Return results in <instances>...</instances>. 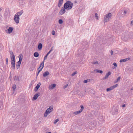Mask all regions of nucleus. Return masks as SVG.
Here are the masks:
<instances>
[{
  "instance_id": "nucleus-28",
  "label": "nucleus",
  "mask_w": 133,
  "mask_h": 133,
  "mask_svg": "<svg viewBox=\"0 0 133 133\" xmlns=\"http://www.w3.org/2000/svg\"><path fill=\"white\" fill-rule=\"evenodd\" d=\"M12 88L13 89V90L15 91L16 88V85H14L12 86Z\"/></svg>"
},
{
  "instance_id": "nucleus-16",
  "label": "nucleus",
  "mask_w": 133,
  "mask_h": 133,
  "mask_svg": "<svg viewBox=\"0 0 133 133\" xmlns=\"http://www.w3.org/2000/svg\"><path fill=\"white\" fill-rule=\"evenodd\" d=\"M63 0H59L58 3V6L59 7H60L62 4Z\"/></svg>"
},
{
  "instance_id": "nucleus-42",
  "label": "nucleus",
  "mask_w": 133,
  "mask_h": 133,
  "mask_svg": "<svg viewBox=\"0 0 133 133\" xmlns=\"http://www.w3.org/2000/svg\"><path fill=\"white\" fill-rule=\"evenodd\" d=\"M22 62V61L19 60V61L17 62L18 64L20 65Z\"/></svg>"
},
{
  "instance_id": "nucleus-27",
  "label": "nucleus",
  "mask_w": 133,
  "mask_h": 133,
  "mask_svg": "<svg viewBox=\"0 0 133 133\" xmlns=\"http://www.w3.org/2000/svg\"><path fill=\"white\" fill-rule=\"evenodd\" d=\"M95 15L96 19L97 20H98L99 19V17L98 16V15L96 13L95 14Z\"/></svg>"
},
{
  "instance_id": "nucleus-56",
  "label": "nucleus",
  "mask_w": 133,
  "mask_h": 133,
  "mask_svg": "<svg viewBox=\"0 0 133 133\" xmlns=\"http://www.w3.org/2000/svg\"><path fill=\"white\" fill-rule=\"evenodd\" d=\"M2 7H1L0 8V11H1L2 10Z\"/></svg>"
},
{
  "instance_id": "nucleus-15",
  "label": "nucleus",
  "mask_w": 133,
  "mask_h": 133,
  "mask_svg": "<svg viewBox=\"0 0 133 133\" xmlns=\"http://www.w3.org/2000/svg\"><path fill=\"white\" fill-rule=\"evenodd\" d=\"M130 59V58L129 57L128 58H125L123 59H121L119 62H125L127 61H128V60H129Z\"/></svg>"
},
{
  "instance_id": "nucleus-61",
  "label": "nucleus",
  "mask_w": 133,
  "mask_h": 133,
  "mask_svg": "<svg viewBox=\"0 0 133 133\" xmlns=\"http://www.w3.org/2000/svg\"><path fill=\"white\" fill-rule=\"evenodd\" d=\"M78 1H79V0H78Z\"/></svg>"
},
{
  "instance_id": "nucleus-9",
  "label": "nucleus",
  "mask_w": 133,
  "mask_h": 133,
  "mask_svg": "<svg viewBox=\"0 0 133 133\" xmlns=\"http://www.w3.org/2000/svg\"><path fill=\"white\" fill-rule=\"evenodd\" d=\"M11 68L13 69H15V61H11Z\"/></svg>"
},
{
  "instance_id": "nucleus-38",
  "label": "nucleus",
  "mask_w": 133,
  "mask_h": 133,
  "mask_svg": "<svg viewBox=\"0 0 133 133\" xmlns=\"http://www.w3.org/2000/svg\"><path fill=\"white\" fill-rule=\"evenodd\" d=\"M5 60H6V64L7 65L8 64V58H6Z\"/></svg>"
},
{
  "instance_id": "nucleus-45",
  "label": "nucleus",
  "mask_w": 133,
  "mask_h": 133,
  "mask_svg": "<svg viewBox=\"0 0 133 133\" xmlns=\"http://www.w3.org/2000/svg\"><path fill=\"white\" fill-rule=\"evenodd\" d=\"M68 86V84H67L64 87V88L65 89V88H66Z\"/></svg>"
},
{
  "instance_id": "nucleus-19",
  "label": "nucleus",
  "mask_w": 133,
  "mask_h": 133,
  "mask_svg": "<svg viewBox=\"0 0 133 133\" xmlns=\"http://www.w3.org/2000/svg\"><path fill=\"white\" fill-rule=\"evenodd\" d=\"M44 61H43L41 63L39 67L38 68L39 69L41 68L43 69L44 67Z\"/></svg>"
},
{
  "instance_id": "nucleus-48",
  "label": "nucleus",
  "mask_w": 133,
  "mask_h": 133,
  "mask_svg": "<svg viewBox=\"0 0 133 133\" xmlns=\"http://www.w3.org/2000/svg\"><path fill=\"white\" fill-rule=\"evenodd\" d=\"M110 53L111 55H112L113 54V51L112 50H111L110 51Z\"/></svg>"
},
{
  "instance_id": "nucleus-21",
  "label": "nucleus",
  "mask_w": 133,
  "mask_h": 133,
  "mask_svg": "<svg viewBox=\"0 0 133 133\" xmlns=\"http://www.w3.org/2000/svg\"><path fill=\"white\" fill-rule=\"evenodd\" d=\"M49 74V72L48 71H46L43 73V76L44 77H45L47 76Z\"/></svg>"
},
{
  "instance_id": "nucleus-23",
  "label": "nucleus",
  "mask_w": 133,
  "mask_h": 133,
  "mask_svg": "<svg viewBox=\"0 0 133 133\" xmlns=\"http://www.w3.org/2000/svg\"><path fill=\"white\" fill-rule=\"evenodd\" d=\"M39 55V54L37 52H35L34 53V56L36 57H38Z\"/></svg>"
},
{
  "instance_id": "nucleus-6",
  "label": "nucleus",
  "mask_w": 133,
  "mask_h": 133,
  "mask_svg": "<svg viewBox=\"0 0 133 133\" xmlns=\"http://www.w3.org/2000/svg\"><path fill=\"white\" fill-rule=\"evenodd\" d=\"M19 19L20 18L19 17L15 15L14 19L16 23L18 24L19 23Z\"/></svg>"
},
{
  "instance_id": "nucleus-40",
  "label": "nucleus",
  "mask_w": 133,
  "mask_h": 133,
  "mask_svg": "<svg viewBox=\"0 0 133 133\" xmlns=\"http://www.w3.org/2000/svg\"><path fill=\"white\" fill-rule=\"evenodd\" d=\"M52 34L53 35H55V32L54 30H53L52 32Z\"/></svg>"
},
{
  "instance_id": "nucleus-20",
  "label": "nucleus",
  "mask_w": 133,
  "mask_h": 133,
  "mask_svg": "<svg viewBox=\"0 0 133 133\" xmlns=\"http://www.w3.org/2000/svg\"><path fill=\"white\" fill-rule=\"evenodd\" d=\"M122 15H123L122 16L123 17H127L128 15V13H127L126 11L125 10Z\"/></svg>"
},
{
  "instance_id": "nucleus-22",
  "label": "nucleus",
  "mask_w": 133,
  "mask_h": 133,
  "mask_svg": "<svg viewBox=\"0 0 133 133\" xmlns=\"http://www.w3.org/2000/svg\"><path fill=\"white\" fill-rule=\"evenodd\" d=\"M23 55L22 54H20L18 56L19 60L22 61L23 58Z\"/></svg>"
},
{
  "instance_id": "nucleus-51",
  "label": "nucleus",
  "mask_w": 133,
  "mask_h": 133,
  "mask_svg": "<svg viewBox=\"0 0 133 133\" xmlns=\"http://www.w3.org/2000/svg\"><path fill=\"white\" fill-rule=\"evenodd\" d=\"M92 124H93V125L92 126L93 127H95V126L96 125H94V123L93 122H92Z\"/></svg>"
},
{
  "instance_id": "nucleus-24",
  "label": "nucleus",
  "mask_w": 133,
  "mask_h": 133,
  "mask_svg": "<svg viewBox=\"0 0 133 133\" xmlns=\"http://www.w3.org/2000/svg\"><path fill=\"white\" fill-rule=\"evenodd\" d=\"M51 111H52L51 109L48 108L46 110V113H47V114H49Z\"/></svg>"
},
{
  "instance_id": "nucleus-26",
  "label": "nucleus",
  "mask_w": 133,
  "mask_h": 133,
  "mask_svg": "<svg viewBox=\"0 0 133 133\" xmlns=\"http://www.w3.org/2000/svg\"><path fill=\"white\" fill-rule=\"evenodd\" d=\"M14 79L15 80L17 81H19V79L18 77L17 76H15Z\"/></svg>"
},
{
  "instance_id": "nucleus-35",
  "label": "nucleus",
  "mask_w": 133,
  "mask_h": 133,
  "mask_svg": "<svg viewBox=\"0 0 133 133\" xmlns=\"http://www.w3.org/2000/svg\"><path fill=\"white\" fill-rule=\"evenodd\" d=\"M48 55H47V54H46V55L44 56V61L47 59Z\"/></svg>"
},
{
  "instance_id": "nucleus-58",
  "label": "nucleus",
  "mask_w": 133,
  "mask_h": 133,
  "mask_svg": "<svg viewBox=\"0 0 133 133\" xmlns=\"http://www.w3.org/2000/svg\"><path fill=\"white\" fill-rule=\"evenodd\" d=\"M131 90H133V87L131 88Z\"/></svg>"
},
{
  "instance_id": "nucleus-17",
  "label": "nucleus",
  "mask_w": 133,
  "mask_h": 133,
  "mask_svg": "<svg viewBox=\"0 0 133 133\" xmlns=\"http://www.w3.org/2000/svg\"><path fill=\"white\" fill-rule=\"evenodd\" d=\"M11 61H15V57L14 54L10 55Z\"/></svg>"
},
{
  "instance_id": "nucleus-59",
  "label": "nucleus",
  "mask_w": 133,
  "mask_h": 133,
  "mask_svg": "<svg viewBox=\"0 0 133 133\" xmlns=\"http://www.w3.org/2000/svg\"><path fill=\"white\" fill-rule=\"evenodd\" d=\"M48 133H51L50 132H48Z\"/></svg>"
},
{
  "instance_id": "nucleus-44",
  "label": "nucleus",
  "mask_w": 133,
  "mask_h": 133,
  "mask_svg": "<svg viewBox=\"0 0 133 133\" xmlns=\"http://www.w3.org/2000/svg\"><path fill=\"white\" fill-rule=\"evenodd\" d=\"M42 69H42L41 68L39 69V68H38L37 70L38 71V72H40L42 70Z\"/></svg>"
},
{
  "instance_id": "nucleus-32",
  "label": "nucleus",
  "mask_w": 133,
  "mask_h": 133,
  "mask_svg": "<svg viewBox=\"0 0 133 133\" xmlns=\"http://www.w3.org/2000/svg\"><path fill=\"white\" fill-rule=\"evenodd\" d=\"M97 72L101 74H102L103 73V71L101 70H96Z\"/></svg>"
},
{
  "instance_id": "nucleus-5",
  "label": "nucleus",
  "mask_w": 133,
  "mask_h": 133,
  "mask_svg": "<svg viewBox=\"0 0 133 133\" xmlns=\"http://www.w3.org/2000/svg\"><path fill=\"white\" fill-rule=\"evenodd\" d=\"M80 107H81V109L75 112H73V114L75 115H77L81 113L83 110L84 108L82 105H81L80 106Z\"/></svg>"
},
{
  "instance_id": "nucleus-57",
  "label": "nucleus",
  "mask_w": 133,
  "mask_h": 133,
  "mask_svg": "<svg viewBox=\"0 0 133 133\" xmlns=\"http://www.w3.org/2000/svg\"><path fill=\"white\" fill-rule=\"evenodd\" d=\"M39 72H38L37 73V76L39 74Z\"/></svg>"
},
{
  "instance_id": "nucleus-11",
  "label": "nucleus",
  "mask_w": 133,
  "mask_h": 133,
  "mask_svg": "<svg viewBox=\"0 0 133 133\" xmlns=\"http://www.w3.org/2000/svg\"><path fill=\"white\" fill-rule=\"evenodd\" d=\"M40 93L38 92L35 95L34 97H33V99L34 100H36L38 98V97L40 95Z\"/></svg>"
},
{
  "instance_id": "nucleus-34",
  "label": "nucleus",
  "mask_w": 133,
  "mask_h": 133,
  "mask_svg": "<svg viewBox=\"0 0 133 133\" xmlns=\"http://www.w3.org/2000/svg\"><path fill=\"white\" fill-rule=\"evenodd\" d=\"M81 0H75L74 2L75 3H76L78 2H80L81 1Z\"/></svg>"
},
{
  "instance_id": "nucleus-4",
  "label": "nucleus",
  "mask_w": 133,
  "mask_h": 133,
  "mask_svg": "<svg viewBox=\"0 0 133 133\" xmlns=\"http://www.w3.org/2000/svg\"><path fill=\"white\" fill-rule=\"evenodd\" d=\"M118 108L117 107H114L112 109V114L113 115L117 114L118 113Z\"/></svg>"
},
{
  "instance_id": "nucleus-3",
  "label": "nucleus",
  "mask_w": 133,
  "mask_h": 133,
  "mask_svg": "<svg viewBox=\"0 0 133 133\" xmlns=\"http://www.w3.org/2000/svg\"><path fill=\"white\" fill-rule=\"evenodd\" d=\"M111 14L110 13L106 14L104 17V23L106 22L109 21L111 18Z\"/></svg>"
},
{
  "instance_id": "nucleus-60",
  "label": "nucleus",
  "mask_w": 133,
  "mask_h": 133,
  "mask_svg": "<svg viewBox=\"0 0 133 133\" xmlns=\"http://www.w3.org/2000/svg\"><path fill=\"white\" fill-rule=\"evenodd\" d=\"M56 133V132H55V133Z\"/></svg>"
},
{
  "instance_id": "nucleus-29",
  "label": "nucleus",
  "mask_w": 133,
  "mask_h": 133,
  "mask_svg": "<svg viewBox=\"0 0 133 133\" xmlns=\"http://www.w3.org/2000/svg\"><path fill=\"white\" fill-rule=\"evenodd\" d=\"M63 23V20L61 19H59L58 21V23L59 24H62Z\"/></svg>"
},
{
  "instance_id": "nucleus-49",
  "label": "nucleus",
  "mask_w": 133,
  "mask_h": 133,
  "mask_svg": "<svg viewBox=\"0 0 133 133\" xmlns=\"http://www.w3.org/2000/svg\"><path fill=\"white\" fill-rule=\"evenodd\" d=\"M48 109H51V111H52L53 110V108L52 107H51V106H50L49 107V108Z\"/></svg>"
},
{
  "instance_id": "nucleus-1",
  "label": "nucleus",
  "mask_w": 133,
  "mask_h": 133,
  "mask_svg": "<svg viewBox=\"0 0 133 133\" xmlns=\"http://www.w3.org/2000/svg\"><path fill=\"white\" fill-rule=\"evenodd\" d=\"M73 4L69 1H67L64 5V8L67 10L71 9L73 6Z\"/></svg>"
},
{
  "instance_id": "nucleus-39",
  "label": "nucleus",
  "mask_w": 133,
  "mask_h": 133,
  "mask_svg": "<svg viewBox=\"0 0 133 133\" xmlns=\"http://www.w3.org/2000/svg\"><path fill=\"white\" fill-rule=\"evenodd\" d=\"M88 81H89L88 79L85 80H84L83 81V82L84 83H87V82H88Z\"/></svg>"
},
{
  "instance_id": "nucleus-36",
  "label": "nucleus",
  "mask_w": 133,
  "mask_h": 133,
  "mask_svg": "<svg viewBox=\"0 0 133 133\" xmlns=\"http://www.w3.org/2000/svg\"><path fill=\"white\" fill-rule=\"evenodd\" d=\"M59 120V119H56L54 122V124L56 123L57 122H58Z\"/></svg>"
},
{
  "instance_id": "nucleus-53",
  "label": "nucleus",
  "mask_w": 133,
  "mask_h": 133,
  "mask_svg": "<svg viewBox=\"0 0 133 133\" xmlns=\"http://www.w3.org/2000/svg\"><path fill=\"white\" fill-rule=\"evenodd\" d=\"M133 20L131 22V24L132 25H133Z\"/></svg>"
},
{
  "instance_id": "nucleus-46",
  "label": "nucleus",
  "mask_w": 133,
  "mask_h": 133,
  "mask_svg": "<svg viewBox=\"0 0 133 133\" xmlns=\"http://www.w3.org/2000/svg\"><path fill=\"white\" fill-rule=\"evenodd\" d=\"M110 90H111L110 88H107V92L109 91Z\"/></svg>"
},
{
  "instance_id": "nucleus-12",
  "label": "nucleus",
  "mask_w": 133,
  "mask_h": 133,
  "mask_svg": "<svg viewBox=\"0 0 133 133\" xmlns=\"http://www.w3.org/2000/svg\"><path fill=\"white\" fill-rule=\"evenodd\" d=\"M41 85V84L40 83H38L36 86L35 87L34 89V90L35 91H37L38 90Z\"/></svg>"
},
{
  "instance_id": "nucleus-37",
  "label": "nucleus",
  "mask_w": 133,
  "mask_h": 133,
  "mask_svg": "<svg viewBox=\"0 0 133 133\" xmlns=\"http://www.w3.org/2000/svg\"><path fill=\"white\" fill-rule=\"evenodd\" d=\"M92 64H98V62L97 61L94 62H92Z\"/></svg>"
},
{
  "instance_id": "nucleus-43",
  "label": "nucleus",
  "mask_w": 133,
  "mask_h": 133,
  "mask_svg": "<svg viewBox=\"0 0 133 133\" xmlns=\"http://www.w3.org/2000/svg\"><path fill=\"white\" fill-rule=\"evenodd\" d=\"M20 65H19V64L16 65V68L17 69L19 68Z\"/></svg>"
},
{
  "instance_id": "nucleus-10",
  "label": "nucleus",
  "mask_w": 133,
  "mask_h": 133,
  "mask_svg": "<svg viewBox=\"0 0 133 133\" xmlns=\"http://www.w3.org/2000/svg\"><path fill=\"white\" fill-rule=\"evenodd\" d=\"M23 12V10H21L19 12H18L15 15L16 16H18L19 17L22 14Z\"/></svg>"
},
{
  "instance_id": "nucleus-14",
  "label": "nucleus",
  "mask_w": 133,
  "mask_h": 133,
  "mask_svg": "<svg viewBox=\"0 0 133 133\" xmlns=\"http://www.w3.org/2000/svg\"><path fill=\"white\" fill-rule=\"evenodd\" d=\"M56 85L55 84H52L49 86L48 88L50 90L53 89L56 87Z\"/></svg>"
},
{
  "instance_id": "nucleus-41",
  "label": "nucleus",
  "mask_w": 133,
  "mask_h": 133,
  "mask_svg": "<svg viewBox=\"0 0 133 133\" xmlns=\"http://www.w3.org/2000/svg\"><path fill=\"white\" fill-rule=\"evenodd\" d=\"M9 52L10 55L14 54L13 52L12 51H10Z\"/></svg>"
},
{
  "instance_id": "nucleus-47",
  "label": "nucleus",
  "mask_w": 133,
  "mask_h": 133,
  "mask_svg": "<svg viewBox=\"0 0 133 133\" xmlns=\"http://www.w3.org/2000/svg\"><path fill=\"white\" fill-rule=\"evenodd\" d=\"M48 114H47V113H46L44 114V116L45 117H46Z\"/></svg>"
},
{
  "instance_id": "nucleus-7",
  "label": "nucleus",
  "mask_w": 133,
  "mask_h": 133,
  "mask_svg": "<svg viewBox=\"0 0 133 133\" xmlns=\"http://www.w3.org/2000/svg\"><path fill=\"white\" fill-rule=\"evenodd\" d=\"M14 28L12 27H9L8 29L6 31L7 33L10 34L11 33L13 30Z\"/></svg>"
},
{
  "instance_id": "nucleus-25",
  "label": "nucleus",
  "mask_w": 133,
  "mask_h": 133,
  "mask_svg": "<svg viewBox=\"0 0 133 133\" xmlns=\"http://www.w3.org/2000/svg\"><path fill=\"white\" fill-rule=\"evenodd\" d=\"M121 79V77L119 76V77H118V78H117V79L115 81V83H116L118 81H119L120 79Z\"/></svg>"
},
{
  "instance_id": "nucleus-2",
  "label": "nucleus",
  "mask_w": 133,
  "mask_h": 133,
  "mask_svg": "<svg viewBox=\"0 0 133 133\" xmlns=\"http://www.w3.org/2000/svg\"><path fill=\"white\" fill-rule=\"evenodd\" d=\"M130 33L129 32L125 33L122 34L121 38L125 41H127L130 37Z\"/></svg>"
},
{
  "instance_id": "nucleus-18",
  "label": "nucleus",
  "mask_w": 133,
  "mask_h": 133,
  "mask_svg": "<svg viewBox=\"0 0 133 133\" xmlns=\"http://www.w3.org/2000/svg\"><path fill=\"white\" fill-rule=\"evenodd\" d=\"M42 44L41 43H40L39 44L38 46V48L39 50H41L42 48Z\"/></svg>"
},
{
  "instance_id": "nucleus-31",
  "label": "nucleus",
  "mask_w": 133,
  "mask_h": 133,
  "mask_svg": "<svg viewBox=\"0 0 133 133\" xmlns=\"http://www.w3.org/2000/svg\"><path fill=\"white\" fill-rule=\"evenodd\" d=\"M118 84H116L115 85H113L112 86V87L113 89H114L116 87H118Z\"/></svg>"
},
{
  "instance_id": "nucleus-50",
  "label": "nucleus",
  "mask_w": 133,
  "mask_h": 133,
  "mask_svg": "<svg viewBox=\"0 0 133 133\" xmlns=\"http://www.w3.org/2000/svg\"><path fill=\"white\" fill-rule=\"evenodd\" d=\"M51 52V51L50 50L48 52V53H47V55H49L50 53V52Z\"/></svg>"
},
{
  "instance_id": "nucleus-54",
  "label": "nucleus",
  "mask_w": 133,
  "mask_h": 133,
  "mask_svg": "<svg viewBox=\"0 0 133 133\" xmlns=\"http://www.w3.org/2000/svg\"><path fill=\"white\" fill-rule=\"evenodd\" d=\"M125 104H123L122 105V107H125Z\"/></svg>"
},
{
  "instance_id": "nucleus-13",
  "label": "nucleus",
  "mask_w": 133,
  "mask_h": 133,
  "mask_svg": "<svg viewBox=\"0 0 133 133\" xmlns=\"http://www.w3.org/2000/svg\"><path fill=\"white\" fill-rule=\"evenodd\" d=\"M111 73L110 71H109L108 73H107L105 75V76L103 78V79H107L108 76L110 75Z\"/></svg>"
},
{
  "instance_id": "nucleus-55",
  "label": "nucleus",
  "mask_w": 133,
  "mask_h": 133,
  "mask_svg": "<svg viewBox=\"0 0 133 133\" xmlns=\"http://www.w3.org/2000/svg\"><path fill=\"white\" fill-rule=\"evenodd\" d=\"M53 50V49L52 48H52L50 50V51L51 52Z\"/></svg>"
},
{
  "instance_id": "nucleus-30",
  "label": "nucleus",
  "mask_w": 133,
  "mask_h": 133,
  "mask_svg": "<svg viewBox=\"0 0 133 133\" xmlns=\"http://www.w3.org/2000/svg\"><path fill=\"white\" fill-rule=\"evenodd\" d=\"M77 72L76 71H75L71 75V76H74L75 74H77Z\"/></svg>"
},
{
  "instance_id": "nucleus-52",
  "label": "nucleus",
  "mask_w": 133,
  "mask_h": 133,
  "mask_svg": "<svg viewBox=\"0 0 133 133\" xmlns=\"http://www.w3.org/2000/svg\"><path fill=\"white\" fill-rule=\"evenodd\" d=\"M109 88H110V89H111V90H112L113 89L112 87V86L110 87Z\"/></svg>"
},
{
  "instance_id": "nucleus-33",
  "label": "nucleus",
  "mask_w": 133,
  "mask_h": 133,
  "mask_svg": "<svg viewBox=\"0 0 133 133\" xmlns=\"http://www.w3.org/2000/svg\"><path fill=\"white\" fill-rule=\"evenodd\" d=\"M113 65L114 66V69L117 66V64L116 63H114Z\"/></svg>"
},
{
  "instance_id": "nucleus-8",
  "label": "nucleus",
  "mask_w": 133,
  "mask_h": 133,
  "mask_svg": "<svg viewBox=\"0 0 133 133\" xmlns=\"http://www.w3.org/2000/svg\"><path fill=\"white\" fill-rule=\"evenodd\" d=\"M65 12L64 8H62L59 13V15H62Z\"/></svg>"
}]
</instances>
